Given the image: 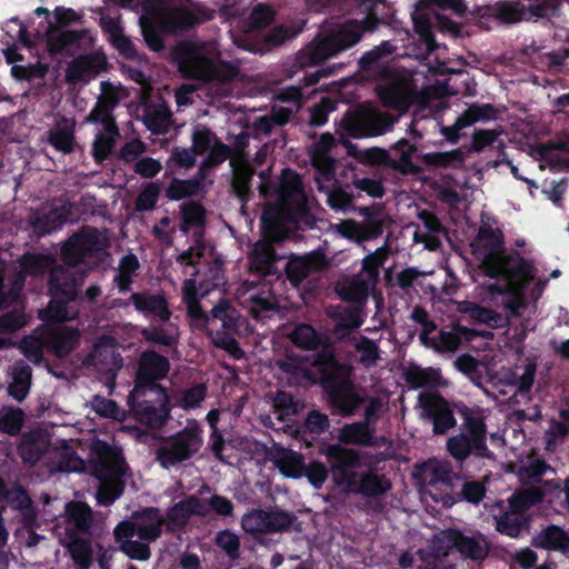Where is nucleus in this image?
Returning <instances> with one entry per match:
<instances>
[{
    "label": "nucleus",
    "mask_w": 569,
    "mask_h": 569,
    "mask_svg": "<svg viewBox=\"0 0 569 569\" xmlns=\"http://www.w3.org/2000/svg\"><path fill=\"white\" fill-rule=\"evenodd\" d=\"M218 141L213 131L204 124H197L192 132V150L196 154L206 153Z\"/></svg>",
    "instance_id": "e2e57ef3"
},
{
    "label": "nucleus",
    "mask_w": 569,
    "mask_h": 569,
    "mask_svg": "<svg viewBox=\"0 0 569 569\" xmlns=\"http://www.w3.org/2000/svg\"><path fill=\"white\" fill-rule=\"evenodd\" d=\"M11 382L9 383V395L18 401H22L29 393L31 386V368L23 362H17L10 370Z\"/></svg>",
    "instance_id": "58836bf2"
},
{
    "label": "nucleus",
    "mask_w": 569,
    "mask_h": 569,
    "mask_svg": "<svg viewBox=\"0 0 569 569\" xmlns=\"http://www.w3.org/2000/svg\"><path fill=\"white\" fill-rule=\"evenodd\" d=\"M202 447L201 429L197 422L168 439L157 451V459L163 468H170L197 455Z\"/></svg>",
    "instance_id": "1a4fd4ad"
},
{
    "label": "nucleus",
    "mask_w": 569,
    "mask_h": 569,
    "mask_svg": "<svg viewBox=\"0 0 569 569\" xmlns=\"http://www.w3.org/2000/svg\"><path fill=\"white\" fill-rule=\"evenodd\" d=\"M107 58L103 53L90 52L74 58L66 69L68 83H79L86 77H96L106 70Z\"/></svg>",
    "instance_id": "4be33fe9"
},
{
    "label": "nucleus",
    "mask_w": 569,
    "mask_h": 569,
    "mask_svg": "<svg viewBox=\"0 0 569 569\" xmlns=\"http://www.w3.org/2000/svg\"><path fill=\"white\" fill-rule=\"evenodd\" d=\"M262 239L272 242H280L286 238V230L278 220L277 216L270 211H264L261 217Z\"/></svg>",
    "instance_id": "bf43d9fd"
},
{
    "label": "nucleus",
    "mask_w": 569,
    "mask_h": 569,
    "mask_svg": "<svg viewBox=\"0 0 569 569\" xmlns=\"http://www.w3.org/2000/svg\"><path fill=\"white\" fill-rule=\"evenodd\" d=\"M204 174L201 173L198 179H179L172 178L166 189V197L169 200L178 201L184 198L198 196L203 187L201 180Z\"/></svg>",
    "instance_id": "a19ab883"
},
{
    "label": "nucleus",
    "mask_w": 569,
    "mask_h": 569,
    "mask_svg": "<svg viewBox=\"0 0 569 569\" xmlns=\"http://www.w3.org/2000/svg\"><path fill=\"white\" fill-rule=\"evenodd\" d=\"M419 402L423 413L432 419L436 433H443L455 426L456 420L451 410L448 408L447 402L438 395L423 392L419 396Z\"/></svg>",
    "instance_id": "412c9836"
},
{
    "label": "nucleus",
    "mask_w": 569,
    "mask_h": 569,
    "mask_svg": "<svg viewBox=\"0 0 569 569\" xmlns=\"http://www.w3.org/2000/svg\"><path fill=\"white\" fill-rule=\"evenodd\" d=\"M421 162L429 169H460L466 161V153L461 149L443 152H427L419 156Z\"/></svg>",
    "instance_id": "f704fd0d"
},
{
    "label": "nucleus",
    "mask_w": 569,
    "mask_h": 569,
    "mask_svg": "<svg viewBox=\"0 0 569 569\" xmlns=\"http://www.w3.org/2000/svg\"><path fill=\"white\" fill-rule=\"evenodd\" d=\"M54 264L56 260L47 254L26 253L20 259L21 269L24 272L34 276H42L47 271L50 273Z\"/></svg>",
    "instance_id": "3c124183"
},
{
    "label": "nucleus",
    "mask_w": 569,
    "mask_h": 569,
    "mask_svg": "<svg viewBox=\"0 0 569 569\" xmlns=\"http://www.w3.org/2000/svg\"><path fill=\"white\" fill-rule=\"evenodd\" d=\"M191 515H208V505L201 498L190 497L176 503L168 512L169 523L172 528L183 526Z\"/></svg>",
    "instance_id": "473e14b6"
},
{
    "label": "nucleus",
    "mask_w": 569,
    "mask_h": 569,
    "mask_svg": "<svg viewBox=\"0 0 569 569\" xmlns=\"http://www.w3.org/2000/svg\"><path fill=\"white\" fill-rule=\"evenodd\" d=\"M389 254L390 249L387 244L377 248L373 252L367 254L362 259L361 272L359 274H361L371 286L377 287L380 277V268L383 267Z\"/></svg>",
    "instance_id": "4c0bfd02"
},
{
    "label": "nucleus",
    "mask_w": 569,
    "mask_h": 569,
    "mask_svg": "<svg viewBox=\"0 0 569 569\" xmlns=\"http://www.w3.org/2000/svg\"><path fill=\"white\" fill-rule=\"evenodd\" d=\"M47 333V348L57 356L68 355L76 346L79 333L77 330L54 325L52 322L44 323Z\"/></svg>",
    "instance_id": "c85d7f7f"
},
{
    "label": "nucleus",
    "mask_w": 569,
    "mask_h": 569,
    "mask_svg": "<svg viewBox=\"0 0 569 569\" xmlns=\"http://www.w3.org/2000/svg\"><path fill=\"white\" fill-rule=\"evenodd\" d=\"M390 488L391 483L386 477L369 472L360 478L357 492H361L367 496H377L385 493Z\"/></svg>",
    "instance_id": "6e6d98bb"
},
{
    "label": "nucleus",
    "mask_w": 569,
    "mask_h": 569,
    "mask_svg": "<svg viewBox=\"0 0 569 569\" xmlns=\"http://www.w3.org/2000/svg\"><path fill=\"white\" fill-rule=\"evenodd\" d=\"M117 137H119V134H111L104 131L99 132L96 136V139L92 143V157L96 163L101 164L110 157L114 148Z\"/></svg>",
    "instance_id": "680f3d73"
},
{
    "label": "nucleus",
    "mask_w": 569,
    "mask_h": 569,
    "mask_svg": "<svg viewBox=\"0 0 569 569\" xmlns=\"http://www.w3.org/2000/svg\"><path fill=\"white\" fill-rule=\"evenodd\" d=\"M169 370V362L164 357L153 352H144L141 357L137 373V385L131 391L132 399L142 398L152 386V381L163 378Z\"/></svg>",
    "instance_id": "6ab92c4d"
},
{
    "label": "nucleus",
    "mask_w": 569,
    "mask_h": 569,
    "mask_svg": "<svg viewBox=\"0 0 569 569\" xmlns=\"http://www.w3.org/2000/svg\"><path fill=\"white\" fill-rule=\"evenodd\" d=\"M104 247L100 231L91 226H82L62 242L60 259L64 266L56 263L48 281L51 296L50 308L54 303L58 305L57 316H47L44 310H40L39 320H76V317L67 316L66 303L77 297L78 287L87 277V271L78 268L99 258Z\"/></svg>",
    "instance_id": "f257e3e1"
},
{
    "label": "nucleus",
    "mask_w": 569,
    "mask_h": 569,
    "mask_svg": "<svg viewBox=\"0 0 569 569\" xmlns=\"http://www.w3.org/2000/svg\"><path fill=\"white\" fill-rule=\"evenodd\" d=\"M47 347V333L44 323L34 330L32 335L24 338L19 349L26 358L33 363H40L42 360V350Z\"/></svg>",
    "instance_id": "79ce46f5"
},
{
    "label": "nucleus",
    "mask_w": 569,
    "mask_h": 569,
    "mask_svg": "<svg viewBox=\"0 0 569 569\" xmlns=\"http://www.w3.org/2000/svg\"><path fill=\"white\" fill-rule=\"evenodd\" d=\"M541 497L542 492L537 488H531L513 496L510 500L512 510L506 512L497 520L498 531L510 537H517L523 523L521 512L538 502Z\"/></svg>",
    "instance_id": "2eb2a0df"
},
{
    "label": "nucleus",
    "mask_w": 569,
    "mask_h": 569,
    "mask_svg": "<svg viewBox=\"0 0 569 569\" xmlns=\"http://www.w3.org/2000/svg\"><path fill=\"white\" fill-rule=\"evenodd\" d=\"M466 425L471 433L473 441V449L480 456H483L487 451L485 447V425L482 418L478 413H466Z\"/></svg>",
    "instance_id": "052dcab7"
},
{
    "label": "nucleus",
    "mask_w": 569,
    "mask_h": 569,
    "mask_svg": "<svg viewBox=\"0 0 569 569\" xmlns=\"http://www.w3.org/2000/svg\"><path fill=\"white\" fill-rule=\"evenodd\" d=\"M130 301L136 311L146 318L152 317L158 320H170L171 318L172 313L163 293L133 292L130 296Z\"/></svg>",
    "instance_id": "393cba45"
},
{
    "label": "nucleus",
    "mask_w": 569,
    "mask_h": 569,
    "mask_svg": "<svg viewBox=\"0 0 569 569\" xmlns=\"http://www.w3.org/2000/svg\"><path fill=\"white\" fill-rule=\"evenodd\" d=\"M336 292L342 301L351 305L347 317H341L337 320H362L366 316L363 308L370 295L376 299L377 306L382 301L381 293H377V287L371 286L361 274H356L350 279L338 282L336 284Z\"/></svg>",
    "instance_id": "f8f14e48"
},
{
    "label": "nucleus",
    "mask_w": 569,
    "mask_h": 569,
    "mask_svg": "<svg viewBox=\"0 0 569 569\" xmlns=\"http://www.w3.org/2000/svg\"><path fill=\"white\" fill-rule=\"evenodd\" d=\"M395 51L396 46L390 41H382L379 46L363 53L359 60L360 70L381 78H390L392 70L388 66V61Z\"/></svg>",
    "instance_id": "a878e982"
},
{
    "label": "nucleus",
    "mask_w": 569,
    "mask_h": 569,
    "mask_svg": "<svg viewBox=\"0 0 569 569\" xmlns=\"http://www.w3.org/2000/svg\"><path fill=\"white\" fill-rule=\"evenodd\" d=\"M49 143L58 151L71 153L76 144L73 131L58 127L50 131Z\"/></svg>",
    "instance_id": "0e129e2a"
},
{
    "label": "nucleus",
    "mask_w": 569,
    "mask_h": 569,
    "mask_svg": "<svg viewBox=\"0 0 569 569\" xmlns=\"http://www.w3.org/2000/svg\"><path fill=\"white\" fill-rule=\"evenodd\" d=\"M24 413L19 408L4 407L0 409V431L10 436L17 435L23 423Z\"/></svg>",
    "instance_id": "4d7b16f0"
},
{
    "label": "nucleus",
    "mask_w": 569,
    "mask_h": 569,
    "mask_svg": "<svg viewBox=\"0 0 569 569\" xmlns=\"http://www.w3.org/2000/svg\"><path fill=\"white\" fill-rule=\"evenodd\" d=\"M339 6L345 13L359 12L361 19H348L339 28L318 38L300 56L301 63L319 66L326 60L357 44L365 32H372L378 24L388 23L393 14L379 18L378 4L386 6L387 0H329Z\"/></svg>",
    "instance_id": "f03ea898"
},
{
    "label": "nucleus",
    "mask_w": 569,
    "mask_h": 569,
    "mask_svg": "<svg viewBox=\"0 0 569 569\" xmlns=\"http://www.w3.org/2000/svg\"><path fill=\"white\" fill-rule=\"evenodd\" d=\"M341 126L347 136L361 139L388 132L393 127V119L386 112L359 107L345 113Z\"/></svg>",
    "instance_id": "9d476101"
},
{
    "label": "nucleus",
    "mask_w": 569,
    "mask_h": 569,
    "mask_svg": "<svg viewBox=\"0 0 569 569\" xmlns=\"http://www.w3.org/2000/svg\"><path fill=\"white\" fill-rule=\"evenodd\" d=\"M417 150V146L411 143L408 139H399L391 146V151L396 152L398 159L390 158V169L402 176L420 174L422 168L412 161V157Z\"/></svg>",
    "instance_id": "c756f323"
},
{
    "label": "nucleus",
    "mask_w": 569,
    "mask_h": 569,
    "mask_svg": "<svg viewBox=\"0 0 569 569\" xmlns=\"http://www.w3.org/2000/svg\"><path fill=\"white\" fill-rule=\"evenodd\" d=\"M182 301L186 305L187 315L190 320H209L200 306L197 281L194 279H187L183 281Z\"/></svg>",
    "instance_id": "de8ad7c7"
},
{
    "label": "nucleus",
    "mask_w": 569,
    "mask_h": 569,
    "mask_svg": "<svg viewBox=\"0 0 569 569\" xmlns=\"http://www.w3.org/2000/svg\"><path fill=\"white\" fill-rule=\"evenodd\" d=\"M112 44L118 50L121 58L136 61L138 63L146 61V56L138 52L134 43L129 37L122 33L113 34Z\"/></svg>",
    "instance_id": "69168bd1"
},
{
    "label": "nucleus",
    "mask_w": 569,
    "mask_h": 569,
    "mask_svg": "<svg viewBox=\"0 0 569 569\" xmlns=\"http://www.w3.org/2000/svg\"><path fill=\"white\" fill-rule=\"evenodd\" d=\"M143 397L147 399L139 401L140 398L132 399L131 395L129 396L132 409L141 422L152 428L160 427L169 413L166 391L161 387L152 385Z\"/></svg>",
    "instance_id": "ddd939ff"
},
{
    "label": "nucleus",
    "mask_w": 569,
    "mask_h": 569,
    "mask_svg": "<svg viewBox=\"0 0 569 569\" xmlns=\"http://www.w3.org/2000/svg\"><path fill=\"white\" fill-rule=\"evenodd\" d=\"M290 339L295 345L305 349H312L319 342L320 338L316 330L308 323L299 325L291 333Z\"/></svg>",
    "instance_id": "774afa93"
},
{
    "label": "nucleus",
    "mask_w": 569,
    "mask_h": 569,
    "mask_svg": "<svg viewBox=\"0 0 569 569\" xmlns=\"http://www.w3.org/2000/svg\"><path fill=\"white\" fill-rule=\"evenodd\" d=\"M140 268L139 260L136 254H124L117 269V273L113 277V283L118 288L120 293H127L131 291L133 278Z\"/></svg>",
    "instance_id": "e433bc0d"
},
{
    "label": "nucleus",
    "mask_w": 569,
    "mask_h": 569,
    "mask_svg": "<svg viewBox=\"0 0 569 569\" xmlns=\"http://www.w3.org/2000/svg\"><path fill=\"white\" fill-rule=\"evenodd\" d=\"M54 22H49L43 33L46 50L51 59L58 56H72L74 51L80 50V41L89 36L86 29L71 30L66 29L74 22H80L82 17L72 8L57 7L54 9Z\"/></svg>",
    "instance_id": "0eeeda50"
},
{
    "label": "nucleus",
    "mask_w": 569,
    "mask_h": 569,
    "mask_svg": "<svg viewBox=\"0 0 569 569\" xmlns=\"http://www.w3.org/2000/svg\"><path fill=\"white\" fill-rule=\"evenodd\" d=\"M561 0H510L499 1L493 7V16L505 23L531 21L555 17Z\"/></svg>",
    "instance_id": "6e6552de"
},
{
    "label": "nucleus",
    "mask_w": 569,
    "mask_h": 569,
    "mask_svg": "<svg viewBox=\"0 0 569 569\" xmlns=\"http://www.w3.org/2000/svg\"><path fill=\"white\" fill-rule=\"evenodd\" d=\"M59 540L68 548L71 558L81 569H88L91 566L93 551L88 540L78 537H64Z\"/></svg>",
    "instance_id": "c03bdc74"
},
{
    "label": "nucleus",
    "mask_w": 569,
    "mask_h": 569,
    "mask_svg": "<svg viewBox=\"0 0 569 569\" xmlns=\"http://www.w3.org/2000/svg\"><path fill=\"white\" fill-rule=\"evenodd\" d=\"M162 522L163 518L157 509H146L134 513L130 520L120 522L114 529L120 549L131 559H149L148 542L160 537Z\"/></svg>",
    "instance_id": "39448f33"
},
{
    "label": "nucleus",
    "mask_w": 569,
    "mask_h": 569,
    "mask_svg": "<svg viewBox=\"0 0 569 569\" xmlns=\"http://www.w3.org/2000/svg\"><path fill=\"white\" fill-rule=\"evenodd\" d=\"M116 103V100L112 98H99L94 107L86 117V122L101 124L104 132L119 134V128L114 117L112 116V110Z\"/></svg>",
    "instance_id": "2f4dec72"
},
{
    "label": "nucleus",
    "mask_w": 569,
    "mask_h": 569,
    "mask_svg": "<svg viewBox=\"0 0 569 569\" xmlns=\"http://www.w3.org/2000/svg\"><path fill=\"white\" fill-rule=\"evenodd\" d=\"M505 237L500 229H493L489 224L480 226L475 239V246L482 254L481 268L483 272L491 267L492 257L501 258Z\"/></svg>",
    "instance_id": "5701e85b"
},
{
    "label": "nucleus",
    "mask_w": 569,
    "mask_h": 569,
    "mask_svg": "<svg viewBox=\"0 0 569 569\" xmlns=\"http://www.w3.org/2000/svg\"><path fill=\"white\" fill-rule=\"evenodd\" d=\"M160 194L158 182H149L138 194L134 209L139 212L150 211L156 208Z\"/></svg>",
    "instance_id": "338daca9"
},
{
    "label": "nucleus",
    "mask_w": 569,
    "mask_h": 569,
    "mask_svg": "<svg viewBox=\"0 0 569 569\" xmlns=\"http://www.w3.org/2000/svg\"><path fill=\"white\" fill-rule=\"evenodd\" d=\"M333 406L343 413H351L361 401L349 381H342L331 390Z\"/></svg>",
    "instance_id": "37998d69"
},
{
    "label": "nucleus",
    "mask_w": 569,
    "mask_h": 569,
    "mask_svg": "<svg viewBox=\"0 0 569 569\" xmlns=\"http://www.w3.org/2000/svg\"><path fill=\"white\" fill-rule=\"evenodd\" d=\"M491 267L485 272L489 278H503L511 287L510 291H499L497 300L505 311V320L511 317H521L528 308L526 290L536 278L537 269L530 259L520 256L518 251L503 254L501 258L492 257Z\"/></svg>",
    "instance_id": "20e7f679"
},
{
    "label": "nucleus",
    "mask_w": 569,
    "mask_h": 569,
    "mask_svg": "<svg viewBox=\"0 0 569 569\" xmlns=\"http://www.w3.org/2000/svg\"><path fill=\"white\" fill-rule=\"evenodd\" d=\"M321 452L331 461L332 477L336 483L357 492L360 479L358 480L356 472L351 469L358 461L356 452L338 445L328 446Z\"/></svg>",
    "instance_id": "4468645a"
},
{
    "label": "nucleus",
    "mask_w": 569,
    "mask_h": 569,
    "mask_svg": "<svg viewBox=\"0 0 569 569\" xmlns=\"http://www.w3.org/2000/svg\"><path fill=\"white\" fill-rule=\"evenodd\" d=\"M94 473L100 481L97 499L100 505H111L122 492L124 463L117 448L102 440L91 442Z\"/></svg>",
    "instance_id": "423d86ee"
},
{
    "label": "nucleus",
    "mask_w": 569,
    "mask_h": 569,
    "mask_svg": "<svg viewBox=\"0 0 569 569\" xmlns=\"http://www.w3.org/2000/svg\"><path fill=\"white\" fill-rule=\"evenodd\" d=\"M537 548L555 550L569 557V535L558 526L542 529L532 541Z\"/></svg>",
    "instance_id": "7c9ffc66"
},
{
    "label": "nucleus",
    "mask_w": 569,
    "mask_h": 569,
    "mask_svg": "<svg viewBox=\"0 0 569 569\" xmlns=\"http://www.w3.org/2000/svg\"><path fill=\"white\" fill-rule=\"evenodd\" d=\"M291 525V515L280 510H253L242 518V528L252 535L282 531Z\"/></svg>",
    "instance_id": "a211bd4d"
},
{
    "label": "nucleus",
    "mask_w": 569,
    "mask_h": 569,
    "mask_svg": "<svg viewBox=\"0 0 569 569\" xmlns=\"http://www.w3.org/2000/svg\"><path fill=\"white\" fill-rule=\"evenodd\" d=\"M279 259L273 244L266 239L258 240L248 254L250 270L261 277L277 276Z\"/></svg>",
    "instance_id": "b1692460"
},
{
    "label": "nucleus",
    "mask_w": 569,
    "mask_h": 569,
    "mask_svg": "<svg viewBox=\"0 0 569 569\" xmlns=\"http://www.w3.org/2000/svg\"><path fill=\"white\" fill-rule=\"evenodd\" d=\"M502 362L501 356H495L490 360L486 358L483 366L489 378L499 385L512 386L519 393H527L535 380L537 363L533 359H526L522 365L513 370L498 366Z\"/></svg>",
    "instance_id": "9b49d317"
},
{
    "label": "nucleus",
    "mask_w": 569,
    "mask_h": 569,
    "mask_svg": "<svg viewBox=\"0 0 569 569\" xmlns=\"http://www.w3.org/2000/svg\"><path fill=\"white\" fill-rule=\"evenodd\" d=\"M435 20L428 14H419L413 18V29L419 34L421 41L426 44L428 52H433L438 47L433 34Z\"/></svg>",
    "instance_id": "13d9d810"
},
{
    "label": "nucleus",
    "mask_w": 569,
    "mask_h": 569,
    "mask_svg": "<svg viewBox=\"0 0 569 569\" xmlns=\"http://www.w3.org/2000/svg\"><path fill=\"white\" fill-rule=\"evenodd\" d=\"M69 211L66 207H56L46 213L38 214L32 221L34 233L44 237L60 229L68 221Z\"/></svg>",
    "instance_id": "c9c22d12"
},
{
    "label": "nucleus",
    "mask_w": 569,
    "mask_h": 569,
    "mask_svg": "<svg viewBox=\"0 0 569 569\" xmlns=\"http://www.w3.org/2000/svg\"><path fill=\"white\" fill-rule=\"evenodd\" d=\"M277 466L288 477L300 478L305 473L303 457L295 451H283L277 458Z\"/></svg>",
    "instance_id": "864d4df0"
},
{
    "label": "nucleus",
    "mask_w": 569,
    "mask_h": 569,
    "mask_svg": "<svg viewBox=\"0 0 569 569\" xmlns=\"http://www.w3.org/2000/svg\"><path fill=\"white\" fill-rule=\"evenodd\" d=\"M53 448L47 432L32 431L23 436L20 445V455L23 461L33 465L43 459L48 466L49 451Z\"/></svg>",
    "instance_id": "bb28decb"
},
{
    "label": "nucleus",
    "mask_w": 569,
    "mask_h": 569,
    "mask_svg": "<svg viewBox=\"0 0 569 569\" xmlns=\"http://www.w3.org/2000/svg\"><path fill=\"white\" fill-rule=\"evenodd\" d=\"M89 365L98 370L111 373L122 367V358L117 352V347L112 338L101 339L93 348L89 358Z\"/></svg>",
    "instance_id": "cd10ccee"
},
{
    "label": "nucleus",
    "mask_w": 569,
    "mask_h": 569,
    "mask_svg": "<svg viewBox=\"0 0 569 569\" xmlns=\"http://www.w3.org/2000/svg\"><path fill=\"white\" fill-rule=\"evenodd\" d=\"M348 154L356 159L358 162L366 166H380L390 169L391 154L388 150L372 147L368 149H358L352 143L347 144Z\"/></svg>",
    "instance_id": "ea45409f"
},
{
    "label": "nucleus",
    "mask_w": 569,
    "mask_h": 569,
    "mask_svg": "<svg viewBox=\"0 0 569 569\" xmlns=\"http://www.w3.org/2000/svg\"><path fill=\"white\" fill-rule=\"evenodd\" d=\"M422 479L426 485L425 493L430 496L436 502H441L443 507H451L456 500L448 493L437 496L435 492L439 485L449 486L453 473L449 462L437 459H430L421 467Z\"/></svg>",
    "instance_id": "f3484780"
},
{
    "label": "nucleus",
    "mask_w": 569,
    "mask_h": 569,
    "mask_svg": "<svg viewBox=\"0 0 569 569\" xmlns=\"http://www.w3.org/2000/svg\"><path fill=\"white\" fill-rule=\"evenodd\" d=\"M248 302L250 303V312L254 320H263L261 316L264 311H271L277 308V302L271 292L270 286H263L262 290L248 296Z\"/></svg>",
    "instance_id": "09e8293b"
},
{
    "label": "nucleus",
    "mask_w": 569,
    "mask_h": 569,
    "mask_svg": "<svg viewBox=\"0 0 569 569\" xmlns=\"http://www.w3.org/2000/svg\"><path fill=\"white\" fill-rule=\"evenodd\" d=\"M181 211V230L188 232L190 228L203 227L206 210L204 207L197 201H189L180 207Z\"/></svg>",
    "instance_id": "603ef678"
},
{
    "label": "nucleus",
    "mask_w": 569,
    "mask_h": 569,
    "mask_svg": "<svg viewBox=\"0 0 569 569\" xmlns=\"http://www.w3.org/2000/svg\"><path fill=\"white\" fill-rule=\"evenodd\" d=\"M456 548L462 556L473 560L485 558L488 551L487 542L482 537H467L460 532H458Z\"/></svg>",
    "instance_id": "8fccbe9b"
},
{
    "label": "nucleus",
    "mask_w": 569,
    "mask_h": 569,
    "mask_svg": "<svg viewBox=\"0 0 569 569\" xmlns=\"http://www.w3.org/2000/svg\"><path fill=\"white\" fill-rule=\"evenodd\" d=\"M328 267L329 261L326 254L320 250H315L302 257L290 258L286 263L284 272L290 283L298 287L311 273L325 271Z\"/></svg>",
    "instance_id": "aec40b11"
},
{
    "label": "nucleus",
    "mask_w": 569,
    "mask_h": 569,
    "mask_svg": "<svg viewBox=\"0 0 569 569\" xmlns=\"http://www.w3.org/2000/svg\"><path fill=\"white\" fill-rule=\"evenodd\" d=\"M339 440L355 445H375L373 429L367 422L345 426L339 433Z\"/></svg>",
    "instance_id": "49530a36"
},
{
    "label": "nucleus",
    "mask_w": 569,
    "mask_h": 569,
    "mask_svg": "<svg viewBox=\"0 0 569 569\" xmlns=\"http://www.w3.org/2000/svg\"><path fill=\"white\" fill-rule=\"evenodd\" d=\"M456 311L468 315L470 320H501L502 315L472 301H455Z\"/></svg>",
    "instance_id": "5fc2aeb1"
},
{
    "label": "nucleus",
    "mask_w": 569,
    "mask_h": 569,
    "mask_svg": "<svg viewBox=\"0 0 569 569\" xmlns=\"http://www.w3.org/2000/svg\"><path fill=\"white\" fill-rule=\"evenodd\" d=\"M172 58L184 79L220 84L231 83L239 76V67L221 60L214 42L180 41L172 50Z\"/></svg>",
    "instance_id": "7ed1b4c3"
},
{
    "label": "nucleus",
    "mask_w": 569,
    "mask_h": 569,
    "mask_svg": "<svg viewBox=\"0 0 569 569\" xmlns=\"http://www.w3.org/2000/svg\"><path fill=\"white\" fill-rule=\"evenodd\" d=\"M253 174L254 171L249 166H241L233 169L230 183L231 191L242 203H246L251 198V181Z\"/></svg>",
    "instance_id": "a18cd8bd"
},
{
    "label": "nucleus",
    "mask_w": 569,
    "mask_h": 569,
    "mask_svg": "<svg viewBox=\"0 0 569 569\" xmlns=\"http://www.w3.org/2000/svg\"><path fill=\"white\" fill-rule=\"evenodd\" d=\"M64 516L58 521L54 532L58 538H74L89 531L92 523L90 507L80 501L66 505Z\"/></svg>",
    "instance_id": "dca6fc26"
},
{
    "label": "nucleus",
    "mask_w": 569,
    "mask_h": 569,
    "mask_svg": "<svg viewBox=\"0 0 569 569\" xmlns=\"http://www.w3.org/2000/svg\"><path fill=\"white\" fill-rule=\"evenodd\" d=\"M48 467L51 470L73 472L83 469V461L69 446L63 443L54 446L49 451Z\"/></svg>",
    "instance_id": "72a5a7b5"
}]
</instances>
